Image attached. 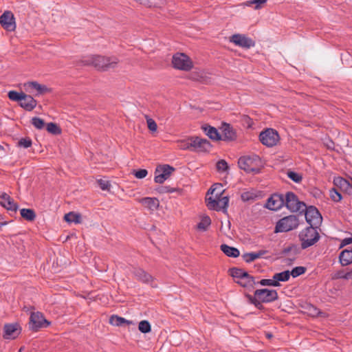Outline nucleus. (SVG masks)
Returning <instances> with one entry per match:
<instances>
[{"label": "nucleus", "mask_w": 352, "mask_h": 352, "mask_svg": "<svg viewBox=\"0 0 352 352\" xmlns=\"http://www.w3.org/2000/svg\"><path fill=\"white\" fill-rule=\"evenodd\" d=\"M21 217L27 221H32L36 218V214L32 209L23 208L20 211Z\"/></svg>", "instance_id": "nucleus-35"}, {"label": "nucleus", "mask_w": 352, "mask_h": 352, "mask_svg": "<svg viewBox=\"0 0 352 352\" xmlns=\"http://www.w3.org/2000/svg\"><path fill=\"white\" fill-rule=\"evenodd\" d=\"M171 63L174 69L183 72H189L194 67V62L190 57L182 52L174 54Z\"/></svg>", "instance_id": "nucleus-3"}, {"label": "nucleus", "mask_w": 352, "mask_h": 352, "mask_svg": "<svg viewBox=\"0 0 352 352\" xmlns=\"http://www.w3.org/2000/svg\"><path fill=\"white\" fill-rule=\"evenodd\" d=\"M47 130L49 133L54 135H58L61 133L60 129L53 122H50L47 124Z\"/></svg>", "instance_id": "nucleus-41"}, {"label": "nucleus", "mask_w": 352, "mask_h": 352, "mask_svg": "<svg viewBox=\"0 0 352 352\" xmlns=\"http://www.w3.org/2000/svg\"><path fill=\"white\" fill-rule=\"evenodd\" d=\"M312 308L314 311L313 313H311V314H312L313 316L318 315L319 311L316 308H314V307H312Z\"/></svg>", "instance_id": "nucleus-54"}, {"label": "nucleus", "mask_w": 352, "mask_h": 352, "mask_svg": "<svg viewBox=\"0 0 352 352\" xmlns=\"http://www.w3.org/2000/svg\"><path fill=\"white\" fill-rule=\"evenodd\" d=\"M342 243L344 245H349L350 243H352V236L344 239L343 241H342Z\"/></svg>", "instance_id": "nucleus-52"}, {"label": "nucleus", "mask_w": 352, "mask_h": 352, "mask_svg": "<svg viewBox=\"0 0 352 352\" xmlns=\"http://www.w3.org/2000/svg\"><path fill=\"white\" fill-rule=\"evenodd\" d=\"M265 253H266V251H264V250H260L257 252L245 253L243 255V258L245 262L250 263V262L261 257Z\"/></svg>", "instance_id": "nucleus-30"}, {"label": "nucleus", "mask_w": 352, "mask_h": 352, "mask_svg": "<svg viewBox=\"0 0 352 352\" xmlns=\"http://www.w3.org/2000/svg\"><path fill=\"white\" fill-rule=\"evenodd\" d=\"M211 225V219L207 215H203L201 217V220L199 223L197 225V228L199 231L205 232Z\"/></svg>", "instance_id": "nucleus-29"}, {"label": "nucleus", "mask_w": 352, "mask_h": 352, "mask_svg": "<svg viewBox=\"0 0 352 352\" xmlns=\"http://www.w3.org/2000/svg\"><path fill=\"white\" fill-rule=\"evenodd\" d=\"M175 168L170 165L159 166L155 171L154 181L157 184L164 183L174 171Z\"/></svg>", "instance_id": "nucleus-13"}, {"label": "nucleus", "mask_w": 352, "mask_h": 352, "mask_svg": "<svg viewBox=\"0 0 352 352\" xmlns=\"http://www.w3.org/2000/svg\"><path fill=\"white\" fill-rule=\"evenodd\" d=\"M258 138L261 144L268 148L276 146L280 139L278 131L272 128H267L261 131Z\"/></svg>", "instance_id": "nucleus-8"}, {"label": "nucleus", "mask_w": 352, "mask_h": 352, "mask_svg": "<svg viewBox=\"0 0 352 352\" xmlns=\"http://www.w3.org/2000/svg\"><path fill=\"white\" fill-rule=\"evenodd\" d=\"M191 138L178 141V146L182 150H191Z\"/></svg>", "instance_id": "nucleus-40"}, {"label": "nucleus", "mask_w": 352, "mask_h": 352, "mask_svg": "<svg viewBox=\"0 0 352 352\" xmlns=\"http://www.w3.org/2000/svg\"><path fill=\"white\" fill-rule=\"evenodd\" d=\"M287 175L290 179H292L296 183H299L300 182H301L302 179V176L300 174L294 171H288Z\"/></svg>", "instance_id": "nucleus-44"}, {"label": "nucleus", "mask_w": 352, "mask_h": 352, "mask_svg": "<svg viewBox=\"0 0 352 352\" xmlns=\"http://www.w3.org/2000/svg\"><path fill=\"white\" fill-rule=\"evenodd\" d=\"M259 284L261 285H268V286H273V287H277V284L276 283L274 277L272 279H262Z\"/></svg>", "instance_id": "nucleus-50"}, {"label": "nucleus", "mask_w": 352, "mask_h": 352, "mask_svg": "<svg viewBox=\"0 0 352 352\" xmlns=\"http://www.w3.org/2000/svg\"><path fill=\"white\" fill-rule=\"evenodd\" d=\"M238 164L241 169L247 173H258L260 170L261 158L256 155L243 156L239 158Z\"/></svg>", "instance_id": "nucleus-5"}, {"label": "nucleus", "mask_w": 352, "mask_h": 352, "mask_svg": "<svg viewBox=\"0 0 352 352\" xmlns=\"http://www.w3.org/2000/svg\"><path fill=\"white\" fill-rule=\"evenodd\" d=\"M0 24L6 31H14L16 24L13 13L9 10L5 11L0 16Z\"/></svg>", "instance_id": "nucleus-14"}, {"label": "nucleus", "mask_w": 352, "mask_h": 352, "mask_svg": "<svg viewBox=\"0 0 352 352\" xmlns=\"http://www.w3.org/2000/svg\"><path fill=\"white\" fill-rule=\"evenodd\" d=\"M305 210V219L307 223L310 225L309 227L317 228L320 226L322 221V217L318 209L314 206H309Z\"/></svg>", "instance_id": "nucleus-11"}, {"label": "nucleus", "mask_w": 352, "mask_h": 352, "mask_svg": "<svg viewBox=\"0 0 352 352\" xmlns=\"http://www.w3.org/2000/svg\"><path fill=\"white\" fill-rule=\"evenodd\" d=\"M0 204L6 210L12 212H16L18 209V205L14 202L12 198L6 192L0 194Z\"/></svg>", "instance_id": "nucleus-19"}, {"label": "nucleus", "mask_w": 352, "mask_h": 352, "mask_svg": "<svg viewBox=\"0 0 352 352\" xmlns=\"http://www.w3.org/2000/svg\"><path fill=\"white\" fill-rule=\"evenodd\" d=\"M299 221L296 216L289 215L280 219L276 225V232H285L298 228Z\"/></svg>", "instance_id": "nucleus-9"}, {"label": "nucleus", "mask_w": 352, "mask_h": 352, "mask_svg": "<svg viewBox=\"0 0 352 352\" xmlns=\"http://www.w3.org/2000/svg\"><path fill=\"white\" fill-rule=\"evenodd\" d=\"M21 350H22V349H19V352H21Z\"/></svg>", "instance_id": "nucleus-56"}, {"label": "nucleus", "mask_w": 352, "mask_h": 352, "mask_svg": "<svg viewBox=\"0 0 352 352\" xmlns=\"http://www.w3.org/2000/svg\"><path fill=\"white\" fill-rule=\"evenodd\" d=\"M138 330L142 333H148L151 331V325L146 320H141L138 324Z\"/></svg>", "instance_id": "nucleus-36"}, {"label": "nucleus", "mask_w": 352, "mask_h": 352, "mask_svg": "<svg viewBox=\"0 0 352 352\" xmlns=\"http://www.w3.org/2000/svg\"><path fill=\"white\" fill-rule=\"evenodd\" d=\"M339 258L340 262L343 266L352 263V250H344L342 251Z\"/></svg>", "instance_id": "nucleus-27"}, {"label": "nucleus", "mask_w": 352, "mask_h": 352, "mask_svg": "<svg viewBox=\"0 0 352 352\" xmlns=\"http://www.w3.org/2000/svg\"><path fill=\"white\" fill-rule=\"evenodd\" d=\"M241 197L243 199V200L245 201V200H248V197L246 196V194H243L241 195Z\"/></svg>", "instance_id": "nucleus-55"}, {"label": "nucleus", "mask_w": 352, "mask_h": 352, "mask_svg": "<svg viewBox=\"0 0 352 352\" xmlns=\"http://www.w3.org/2000/svg\"><path fill=\"white\" fill-rule=\"evenodd\" d=\"M191 151L197 152H207L211 148L210 143L206 139L199 137H191Z\"/></svg>", "instance_id": "nucleus-17"}, {"label": "nucleus", "mask_w": 352, "mask_h": 352, "mask_svg": "<svg viewBox=\"0 0 352 352\" xmlns=\"http://www.w3.org/2000/svg\"><path fill=\"white\" fill-rule=\"evenodd\" d=\"M138 202L151 211L157 210L160 207V201L156 197H144L139 199Z\"/></svg>", "instance_id": "nucleus-20"}, {"label": "nucleus", "mask_w": 352, "mask_h": 352, "mask_svg": "<svg viewBox=\"0 0 352 352\" xmlns=\"http://www.w3.org/2000/svg\"><path fill=\"white\" fill-rule=\"evenodd\" d=\"M98 184L102 190H109L111 186L109 181L102 179L98 180Z\"/></svg>", "instance_id": "nucleus-49"}, {"label": "nucleus", "mask_w": 352, "mask_h": 352, "mask_svg": "<svg viewBox=\"0 0 352 352\" xmlns=\"http://www.w3.org/2000/svg\"><path fill=\"white\" fill-rule=\"evenodd\" d=\"M223 140H233L236 138V133L229 124H224L222 126Z\"/></svg>", "instance_id": "nucleus-23"}, {"label": "nucleus", "mask_w": 352, "mask_h": 352, "mask_svg": "<svg viewBox=\"0 0 352 352\" xmlns=\"http://www.w3.org/2000/svg\"><path fill=\"white\" fill-rule=\"evenodd\" d=\"M224 190L221 184H216L209 190L210 196L207 199V206L210 210L227 212L229 204L228 196H223Z\"/></svg>", "instance_id": "nucleus-1"}, {"label": "nucleus", "mask_w": 352, "mask_h": 352, "mask_svg": "<svg viewBox=\"0 0 352 352\" xmlns=\"http://www.w3.org/2000/svg\"><path fill=\"white\" fill-rule=\"evenodd\" d=\"M126 324L130 325V324H133V321H131V320H126V319H125V318H124V322H123V324Z\"/></svg>", "instance_id": "nucleus-53"}, {"label": "nucleus", "mask_w": 352, "mask_h": 352, "mask_svg": "<svg viewBox=\"0 0 352 352\" xmlns=\"http://www.w3.org/2000/svg\"><path fill=\"white\" fill-rule=\"evenodd\" d=\"M217 168L219 172L225 173L228 168L227 162L224 160H219L217 163Z\"/></svg>", "instance_id": "nucleus-46"}, {"label": "nucleus", "mask_w": 352, "mask_h": 352, "mask_svg": "<svg viewBox=\"0 0 352 352\" xmlns=\"http://www.w3.org/2000/svg\"><path fill=\"white\" fill-rule=\"evenodd\" d=\"M124 322V318L117 315H113L109 318V323L113 326H121Z\"/></svg>", "instance_id": "nucleus-38"}, {"label": "nucleus", "mask_w": 352, "mask_h": 352, "mask_svg": "<svg viewBox=\"0 0 352 352\" xmlns=\"http://www.w3.org/2000/svg\"><path fill=\"white\" fill-rule=\"evenodd\" d=\"M19 326L17 324H8L4 326L3 337L6 339H14L20 333Z\"/></svg>", "instance_id": "nucleus-21"}, {"label": "nucleus", "mask_w": 352, "mask_h": 352, "mask_svg": "<svg viewBox=\"0 0 352 352\" xmlns=\"http://www.w3.org/2000/svg\"><path fill=\"white\" fill-rule=\"evenodd\" d=\"M273 276L276 283L277 284V287H278L280 285V281L285 282L289 279L290 272L289 270H286L280 273H276Z\"/></svg>", "instance_id": "nucleus-32"}, {"label": "nucleus", "mask_w": 352, "mask_h": 352, "mask_svg": "<svg viewBox=\"0 0 352 352\" xmlns=\"http://www.w3.org/2000/svg\"><path fill=\"white\" fill-rule=\"evenodd\" d=\"M229 41L236 46L244 49H250L255 45V42L253 39L243 34H232L230 37Z\"/></svg>", "instance_id": "nucleus-12"}, {"label": "nucleus", "mask_w": 352, "mask_h": 352, "mask_svg": "<svg viewBox=\"0 0 352 352\" xmlns=\"http://www.w3.org/2000/svg\"><path fill=\"white\" fill-rule=\"evenodd\" d=\"M19 104L22 108L30 111L36 107L37 102L32 96L24 94Z\"/></svg>", "instance_id": "nucleus-22"}, {"label": "nucleus", "mask_w": 352, "mask_h": 352, "mask_svg": "<svg viewBox=\"0 0 352 352\" xmlns=\"http://www.w3.org/2000/svg\"><path fill=\"white\" fill-rule=\"evenodd\" d=\"M286 208L292 212H303L306 208L305 204L300 201L297 196L292 192H287L285 196Z\"/></svg>", "instance_id": "nucleus-10"}, {"label": "nucleus", "mask_w": 352, "mask_h": 352, "mask_svg": "<svg viewBox=\"0 0 352 352\" xmlns=\"http://www.w3.org/2000/svg\"><path fill=\"white\" fill-rule=\"evenodd\" d=\"M221 251L228 256L236 258L239 256V250L235 248L223 244L221 245Z\"/></svg>", "instance_id": "nucleus-28"}, {"label": "nucleus", "mask_w": 352, "mask_h": 352, "mask_svg": "<svg viewBox=\"0 0 352 352\" xmlns=\"http://www.w3.org/2000/svg\"><path fill=\"white\" fill-rule=\"evenodd\" d=\"M299 239L302 248L305 249L318 242L320 235L316 228L307 227L300 232Z\"/></svg>", "instance_id": "nucleus-6"}, {"label": "nucleus", "mask_w": 352, "mask_h": 352, "mask_svg": "<svg viewBox=\"0 0 352 352\" xmlns=\"http://www.w3.org/2000/svg\"><path fill=\"white\" fill-rule=\"evenodd\" d=\"M285 204V197L280 194H274L268 198L265 206L271 210H278Z\"/></svg>", "instance_id": "nucleus-18"}, {"label": "nucleus", "mask_w": 352, "mask_h": 352, "mask_svg": "<svg viewBox=\"0 0 352 352\" xmlns=\"http://www.w3.org/2000/svg\"><path fill=\"white\" fill-rule=\"evenodd\" d=\"M330 197L334 201L338 202L342 199V195L335 188L330 190Z\"/></svg>", "instance_id": "nucleus-47"}, {"label": "nucleus", "mask_w": 352, "mask_h": 352, "mask_svg": "<svg viewBox=\"0 0 352 352\" xmlns=\"http://www.w3.org/2000/svg\"><path fill=\"white\" fill-rule=\"evenodd\" d=\"M64 219L69 223H80L82 218L79 213L70 212L65 215Z\"/></svg>", "instance_id": "nucleus-31"}, {"label": "nucleus", "mask_w": 352, "mask_h": 352, "mask_svg": "<svg viewBox=\"0 0 352 352\" xmlns=\"http://www.w3.org/2000/svg\"><path fill=\"white\" fill-rule=\"evenodd\" d=\"M231 275L234 279V281L241 287L249 290L254 288V285H255L254 278L243 270L233 268L231 270Z\"/></svg>", "instance_id": "nucleus-4"}, {"label": "nucleus", "mask_w": 352, "mask_h": 352, "mask_svg": "<svg viewBox=\"0 0 352 352\" xmlns=\"http://www.w3.org/2000/svg\"><path fill=\"white\" fill-rule=\"evenodd\" d=\"M30 320V327L34 331L50 325V322L45 319L43 315L40 312L32 313Z\"/></svg>", "instance_id": "nucleus-15"}, {"label": "nucleus", "mask_w": 352, "mask_h": 352, "mask_svg": "<svg viewBox=\"0 0 352 352\" xmlns=\"http://www.w3.org/2000/svg\"><path fill=\"white\" fill-rule=\"evenodd\" d=\"M268 0H250L243 3L245 6H250L254 5L255 10L262 8Z\"/></svg>", "instance_id": "nucleus-37"}, {"label": "nucleus", "mask_w": 352, "mask_h": 352, "mask_svg": "<svg viewBox=\"0 0 352 352\" xmlns=\"http://www.w3.org/2000/svg\"><path fill=\"white\" fill-rule=\"evenodd\" d=\"M134 275L139 280L143 283H151L153 280V278L151 275L146 273L142 269L135 270Z\"/></svg>", "instance_id": "nucleus-26"}, {"label": "nucleus", "mask_w": 352, "mask_h": 352, "mask_svg": "<svg viewBox=\"0 0 352 352\" xmlns=\"http://www.w3.org/2000/svg\"><path fill=\"white\" fill-rule=\"evenodd\" d=\"M85 62L86 65H91L98 69L107 70L116 67L118 63V59L114 56L92 55Z\"/></svg>", "instance_id": "nucleus-2"}, {"label": "nucleus", "mask_w": 352, "mask_h": 352, "mask_svg": "<svg viewBox=\"0 0 352 352\" xmlns=\"http://www.w3.org/2000/svg\"><path fill=\"white\" fill-rule=\"evenodd\" d=\"M202 129L211 140L218 141L221 139V136L216 128L211 126H203Z\"/></svg>", "instance_id": "nucleus-24"}, {"label": "nucleus", "mask_w": 352, "mask_h": 352, "mask_svg": "<svg viewBox=\"0 0 352 352\" xmlns=\"http://www.w3.org/2000/svg\"><path fill=\"white\" fill-rule=\"evenodd\" d=\"M136 2L148 7H160L165 3V0H135Z\"/></svg>", "instance_id": "nucleus-34"}, {"label": "nucleus", "mask_w": 352, "mask_h": 352, "mask_svg": "<svg viewBox=\"0 0 352 352\" xmlns=\"http://www.w3.org/2000/svg\"><path fill=\"white\" fill-rule=\"evenodd\" d=\"M19 145L20 146L27 148L31 146L32 141L30 139L22 138L21 140H19Z\"/></svg>", "instance_id": "nucleus-51"}, {"label": "nucleus", "mask_w": 352, "mask_h": 352, "mask_svg": "<svg viewBox=\"0 0 352 352\" xmlns=\"http://www.w3.org/2000/svg\"><path fill=\"white\" fill-rule=\"evenodd\" d=\"M146 119L147 126L150 131H151L152 133L156 132L157 130V125L155 121L153 119L149 118L148 116H146Z\"/></svg>", "instance_id": "nucleus-42"}, {"label": "nucleus", "mask_w": 352, "mask_h": 352, "mask_svg": "<svg viewBox=\"0 0 352 352\" xmlns=\"http://www.w3.org/2000/svg\"><path fill=\"white\" fill-rule=\"evenodd\" d=\"M278 298L277 292L274 289H261L254 292V296L250 297L251 302L258 306L262 302H270Z\"/></svg>", "instance_id": "nucleus-7"}, {"label": "nucleus", "mask_w": 352, "mask_h": 352, "mask_svg": "<svg viewBox=\"0 0 352 352\" xmlns=\"http://www.w3.org/2000/svg\"><path fill=\"white\" fill-rule=\"evenodd\" d=\"M23 87L26 92L35 96L41 95L49 91V89L45 85L39 84L36 81L25 82L23 85Z\"/></svg>", "instance_id": "nucleus-16"}, {"label": "nucleus", "mask_w": 352, "mask_h": 352, "mask_svg": "<svg viewBox=\"0 0 352 352\" xmlns=\"http://www.w3.org/2000/svg\"><path fill=\"white\" fill-rule=\"evenodd\" d=\"M23 92H17L16 91H10L8 92V97L12 101H16L20 103Z\"/></svg>", "instance_id": "nucleus-39"}, {"label": "nucleus", "mask_w": 352, "mask_h": 352, "mask_svg": "<svg viewBox=\"0 0 352 352\" xmlns=\"http://www.w3.org/2000/svg\"><path fill=\"white\" fill-rule=\"evenodd\" d=\"M332 279H344V280H351L352 279V268L340 270L336 272L332 275Z\"/></svg>", "instance_id": "nucleus-25"}, {"label": "nucleus", "mask_w": 352, "mask_h": 352, "mask_svg": "<svg viewBox=\"0 0 352 352\" xmlns=\"http://www.w3.org/2000/svg\"><path fill=\"white\" fill-rule=\"evenodd\" d=\"M32 124L35 128L38 129H43L45 125L44 121L42 119L37 117H34L32 119Z\"/></svg>", "instance_id": "nucleus-45"}, {"label": "nucleus", "mask_w": 352, "mask_h": 352, "mask_svg": "<svg viewBox=\"0 0 352 352\" xmlns=\"http://www.w3.org/2000/svg\"><path fill=\"white\" fill-rule=\"evenodd\" d=\"M306 271V268L302 266L296 267L292 269L290 272V276H292L294 278H296L300 275L303 274Z\"/></svg>", "instance_id": "nucleus-43"}, {"label": "nucleus", "mask_w": 352, "mask_h": 352, "mask_svg": "<svg viewBox=\"0 0 352 352\" xmlns=\"http://www.w3.org/2000/svg\"><path fill=\"white\" fill-rule=\"evenodd\" d=\"M333 184L336 186L339 187L343 190H347L351 186L347 180L341 177H335L333 179Z\"/></svg>", "instance_id": "nucleus-33"}, {"label": "nucleus", "mask_w": 352, "mask_h": 352, "mask_svg": "<svg viewBox=\"0 0 352 352\" xmlns=\"http://www.w3.org/2000/svg\"><path fill=\"white\" fill-rule=\"evenodd\" d=\"M148 171L146 169H140L138 170H134L133 175L138 179H143L146 177Z\"/></svg>", "instance_id": "nucleus-48"}]
</instances>
